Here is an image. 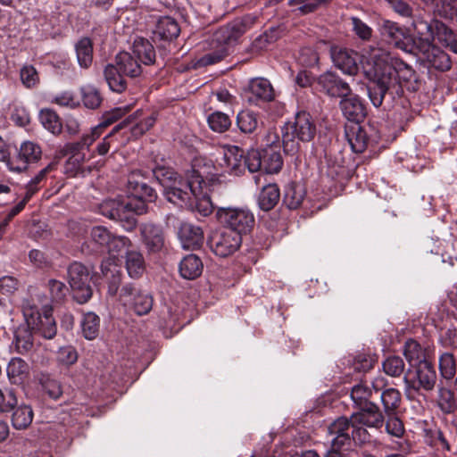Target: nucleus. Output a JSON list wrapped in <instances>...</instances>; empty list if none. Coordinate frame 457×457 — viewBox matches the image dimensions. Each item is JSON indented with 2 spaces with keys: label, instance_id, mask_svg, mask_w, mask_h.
<instances>
[{
  "label": "nucleus",
  "instance_id": "1",
  "mask_svg": "<svg viewBox=\"0 0 457 457\" xmlns=\"http://www.w3.org/2000/svg\"><path fill=\"white\" fill-rule=\"evenodd\" d=\"M211 161L196 158L185 179L173 173L168 179H173L170 185L164 186L167 200L179 207H187L202 217H207L213 212V204L209 196V187L215 173Z\"/></svg>",
  "mask_w": 457,
  "mask_h": 457
},
{
  "label": "nucleus",
  "instance_id": "2",
  "mask_svg": "<svg viewBox=\"0 0 457 457\" xmlns=\"http://www.w3.org/2000/svg\"><path fill=\"white\" fill-rule=\"evenodd\" d=\"M364 74L370 81L368 95L375 107H379L385 96L402 93L400 81L415 79V71L406 62L392 58L382 49H373L363 66Z\"/></svg>",
  "mask_w": 457,
  "mask_h": 457
},
{
  "label": "nucleus",
  "instance_id": "3",
  "mask_svg": "<svg viewBox=\"0 0 457 457\" xmlns=\"http://www.w3.org/2000/svg\"><path fill=\"white\" fill-rule=\"evenodd\" d=\"M256 21L257 17L255 15L247 14L217 29L212 36V41L217 44L219 50L204 54L198 60L197 64L199 66H207L222 60L227 54L226 46L234 44Z\"/></svg>",
  "mask_w": 457,
  "mask_h": 457
},
{
  "label": "nucleus",
  "instance_id": "4",
  "mask_svg": "<svg viewBox=\"0 0 457 457\" xmlns=\"http://www.w3.org/2000/svg\"><path fill=\"white\" fill-rule=\"evenodd\" d=\"M99 211L104 216L120 221L122 227L130 231L137 225L135 215L145 213V207L139 200L129 202L128 198L108 199L100 204Z\"/></svg>",
  "mask_w": 457,
  "mask_h": 457
},
{
  "label": "nucleus",
  "instance_id": "5",
  "mask_svg": "<svg viewBox=\"0 0 457 457\" xmlns=\"http://www.w3.org/2000/svg\"><path fill=\"white\" fill-rule=\"evenodd\" d=\"M316 134V126L311 115L305 112H298L295 121L285 126L283 129L282 141L284 151L294 154L299 148L295 137L303 142H310Z\"/></svg>",
  "mask_w": 457,
  "mask_h": 457
},
{
  "label": "nucleus",
  "instance_id": "6",
  "mask_svg": "<svg viewBox=\"0 0 457 457\" xmlns=\"http://www.w3.org/2000/svg\"><path fill=\"white\" fill-rule=\"evenodd\" d=\"M328 432L335 436L332 439V446L344 448L350 446L353 440L356 444L361 445L370 441V436L366 428L356 427L352 421V415L349 419L340 417L328 426Z\"/></svg>",
  "mask_w": 457,
  "mask_h": 457
},
{
  "label": "nucleus",
  "instance_id": "7",
  "mask_svg": "<svg viewBox=\"0 0 457 457\" xmlns=\"http://www.w3.org/2000/svg\"><path fill=\"white\" fill-rule=\"evenodd\" d=\"M411 370L403 377L405 395L412 400L420 391L430 392L436 384V373L431 362H423Z\"/></svg>",
  "mask_w": 457,
  "mask_h": 457
},
{
  "label": "nucleus",
  "instance_id": "8",
  "mask_svg": "<svg viewBox=\"0 0 457 457\" xmlns=\"http://www.w3.org/2000/svg\"><path fill=\"white\" fill-rule=\"evenodd\" d=\"M23 315L28 327L37 331L43 337L52 339L56 335L57 328L51 308L45 307L43 312H40L36 306L27 303L23 306Z\"/></svg>",
  "mask_w": 457,
  "mask_h": 457
},
{
  "label": "nucleus",
  "instance_id": "9",
  "mask_svg": "<svg viewBox=\"0 0 457 457\" xmlns=\"http://www.w3.org/2000/svg\"><path fill=\"white\" fill-rule=\"evenodd\" d=\"M217 217L228 230L238 232L241 237L250 232L254 224L253 214L245 208L221 207L217 210Z\"/></svg>",
  "mask_w": 457,
  "mask_h": 457
},
{
  "label": "nucleus",
  "instance_id": "10",
  "mask_svg": "<svg viewBox=\"0 0 457 457\" xmlns=\"http://www.w3.org/2000/svg\"><path fill=\"white\" fill-rule=\"evenodd\" d=\"M68 280L73 296L79 303L87 302L93 294L90 286V274L87 268L80 262H73L68 268Z\"/></svg>",
  "mask_w": 457,
  "mask_h": 457
},
{
  "label": "nucleus",
  "instance_id": "11",
  "mask_svg": "<svg viewBox=\"0 0 457 457\" xmlns=\"http://www.w3.org/2000/svg\"><path fill=\"white\" fill-rule=\"evenodd\" d=\"M381 35L395 47L406 52L413 53L416 50V41L404 27L396 22L385 20L380 28Z\"/></svg>",
  "mask_w": 457,
  "mask_h": 457
},
{
  "label": "nucleus",
  "instance_id": "12",
  "mask_svg": "<svg viewBox=\"0 0 457 457\" xmlns=\"http://www.w3.org/2000/svg\"><path fill=\"white\" fill-rule=\"evenodd\" d=\"M241 243L242 237L238 232L228 229L214 231L208 239L211 250L220 257H227L234 253Z\"/></svg>",
  "mask_w": 457,
  "mask_h": 457
},
{
  "label": "nucleus",
  "instance_id": "13",
  "mask_svg": "<svg viewBox=\"0 0 457 457\" xmlns=\"http://www.w3.org/2000/svg\"><path fill=\"white\" fill-rule=\"evenodd\" d=\"M384 415L374 403H366L360 411L352 414V421L356 427L380 428L384 424Z\"/></svg>",
  "mask_w": 457,
  "mask_h": 457
},
{
  "label": "nucleus",
  "instance_id": "14",
  "mask_svg": "<svg viewBox=\"0 0 457 457\" xmlns=\"http://www.w3.org/2000/svg\"><path fill=\"white\" fill-rule=\"evenodd\" d=\"M386 385L387 380L382 376H378L371 382L372 388L375 392L382 391L380 398L384 412L389 414L395 412V410L400 406L402 397L399 390L395 388L390 387L384 389Z\"/></svg>",
  "mask_w": 457,
  "mask_h": 457
},
{
  "label": "nucleus",
  "instance_id": "15",
  "mask_svg": "<svg viewBox=\"0 0 457 457\" xmlns=\"http://www.w3.org/2000/svg\"><path fill=\"white\" fill-rule=\"evenodd\" d=\"M317 85L321 91L332 97L345 96L351 91L345 81L330 71L320 75L317 79Z\"/></svg>",
  "mask_w": 457,
  "mask_h": 457
},
{
  "label": "nucleus",
  "instance_id": "16",
  "mask_svg": "<svg viewBox=\"0 0 457 457\" xmlns=\"http://www.w3.org/2000/svg\"><path fill=\"white\" fill-rule=\"evenodd\" d=\"M340 98V109L348 120L359 123L364 120L367 114L366 107L358 96L352 94V91H350Z\"/></svg>",
  "mask_w": 457,
  "mask_h": 457
},
{
  "label": "nucleus",
  "instance_id": "17",
  "mask_svg": "<svg viewBox=\"0 0 457 457\" xmlns=\"http://www.w3.org/2000/svg\"><path fill=\"white\" fill-rule=\"evenodd\" d=\"M220 165L227 173L236 176L242 174L245 171V155L243 149L236 145L225 148Z\"/></svg>",
  "mask_w": 457,
  "mask_h": 457
},
{
  "label": "nucleus",
  "instance_id": "18",
  "mask_svg": "<svg viewBox=\"0 0 457 457\" xmlns=\"http://www.w3.org/2000/svg\"><path fill=\"white\" fill-rule=\"evenodd\" d=\"M178 237L186 250L199 249L204 243V232L198 226L182 222L179 228Z\"/></svg>",
  "mask_w": 457,
  "mask_h": 457
},
{
  "label": "nucleus",
  "instance_id": "19",
  "mask_svg": "<svg viewBox=\"0 0 457 457\" xmlns=\"http://www.w3.org/2000/svg\"><path fill=\"white\" fill-rule=\"evenodd\" d=\"M331 58L334 64L345 74L355 75L358 72V55L353 51L334 46L331 48Z\"/></svg>",
  "mask_w": 457,
  "mask_h": 457
},
{
  "label": "nucleus",
  "instance_id": "20",
  "mask_svg": "<svg viewBox=\"0 0 457 457\" xmlns=\"http://www.w3.org/2000/svg\"><path fill=\"white\" fill-rule=\"evenodd\" d=\"M141 114V112L137 111L134 114L116 125L114 127V130H120V129L129 126L132 136H142L154 126L155 123V117L154 115H148L147 117L140 119Z\"/></svg>",
  "mask_w": 457,
  "mask_h": 457
},
{
  "label": "nucleus",
  "instance_id": "21",
  "mask_svg": "<svg viewBox=\"0 0 457 457\" xmlns=\"http://www.w3.org/2000/svg\"><path fill=\"white\" fill-rule=\"evenodd\" d=\"M42 157V148L37 142L24 141L21 144L17 154V161L20 165L18 170L27 169L30 163L37 162Z\"/></svg>",
  "mask_w": 457,
  "mask_h": 457
},
{
  "label": "nucleus",
  "instance_id": "22",
  "mask_svg": "<svg viewBox=\"0 0 457 457\" xmlns=\"http://www.w3.org/2000/svg\"><path fill=\"white\" fill-rule=\"evenodd\" d=\"M180 27L178 21L170 16H162L157 20L153 30L154 37L164 41H171L179 37Z\"/></svg>",
  "mask_w": 457,
  "mask_h": 457
},
{
  "label": "nucleus",
  "instance_id": "23",
  "mask_svg": "<svg viewBox=\"0 0 457 457\" xmlns=\"http://www.w3.org/2000/svg\"><path fill=\"white\" fill-rule=\"evenodd\" d=\"M103 131L101 127H95L91 129L88 134L84 135L79 142L67 145V148L73 153L72 156L69 160L70 162H80L85 161V154H80V152L88 147L101 136Z\"/></svg>",
  "mask_w": 457,
  "mask_h": 457
},
{
  "label": "nucleus",
  "instance_id": "24",
  "mask_svg": "<svg viewBox=\"0 0 457 457\" xmlns=\"http://www.w3.org/2000/svg\"><path fill=\"white\" fill-rule=\"evenodd\" d=\"M103 275L108 283V294L115 295L121 281V272L113 257L104 261L101 265Z\"/></svg>",
  "mask_w": 457,
  "mask_h": 457
},
{
  "label": "nucleus",
  "instance_id": "25",
  "mask_svg": "<svg viewBox=\"0 0 457 457\" xmlns=\"http://www.w3.org/2000/svg\"><path fill=\"white\" fill-rule=\"evenodd\" d=\"M435 21L429 23L420 18L413 20L412 26L419 35L420 41V46L416 45V49L426 48V50H429L435 40Z\"/></svg>",
  "mask_w": 457,
  "mask_h": 457
},
{
  "label": "nucleus",
  "instance_id": "26",
  "mask_svg": "<svg viewBox=\"0 0 457 457\" xmlns=\"http://www.w3.org/2000/svg\"><path fill=\"white\" fill-rule=\"evenodd\" d=\"M29 365L21 358L13 357L8 362L6 374L13 385H21L29 376Z\"/></svg>",
  "mask_w": 457,
  "mask_h": 457
},
{
  "label": "nucleus",
  "instance_id": "27",
  "mask_svg": "<svg viewBox=\"0 0 457 457\" xmlns=\"http://www.w3.org/2000/svg\"><path fill=\"white\" fill-rule=\"evenodd\" d=\"M143 241L146 247L153 252H157L163 246L164 239L162 229L154 224L145 223L140 227Z\"/></svg>",
  "mask_w": 457,
  "mask_h": 457
},
{
  "label": "nucleus",
  "instance_id": "28",
  "mask_svg": "<svg viewBox=\"0 0 457 457\" xmlns=\"http://www.w3.org/2000/svg\"><path fill=\"white\" fill-rule=\"evenodd\" d=\"M249 91L255 100L270 102L275 99V91L270 82L263 78H256L250 81Z\"/></svg>",
  "mask_w": 457,
  "mask_h": 457
},
{
  "label": "nucleus",
  "instance_id": "29",
  "mask_svg": "<svg viewBox=\"0 0 457 457\" xmlns=\"http://www.w3.org/2000/svg\"><path fill=\"white\" fill-rule=\"evenodd\" d=\"M204 265L201 259L195 254L185 256L179 262V270L182 278L186 279H195L198 278L203 271Z\"/></svg>",
  "mask_w": 457,
  "mask_h": 457
},
{
  "label": "nucleus",
  "instance_id": "30",
  "mask_svg": "<svg viewBox=\"0 0 457 457\" xmlns=\"http://www.w3.org/2000/svg\"><path fill=\"white\" fill-rule=\"evenodd\" d=\"M403 355L412 368L423 362H429L427 359L426 349L413 339H409L405 342Z\"/></svg>",
  "mask_w": 457,
  "mask_h": 457
},
{
  "label": "nucleus",
  "instance_id": "31",
  "mask_svg": "<svg viewBox=\"0 0 457 457\" xmlns=\"http://www.w3.org/2000/svg\"><path fill=\"white\" fill-rule=\"evenodd\" d=\"M126 76L137 77L141 74V66L137 58L127 52H120L115 57V64Z\"/></svg>",
  "mask_w": 457,
  "mask_h": 457
},
{
  "label": "nucleus",
  "instance_id": "32",
  "mask_svg": "<svg viewBox=\"0 0 457 457\" xmlns=\"http://www.w3.org/2000/svg\"><path fill=\"white\" fill-rule=\"evenodd\" d=\"M420 51L426 54L427 61L435 69L442 71H445L451 69L450 56L440 48L435 46L433 44L431 45V47H429V50H426V48H420Z\"/></svg>",
  "mask_w": 457,
  "mask_h": 457
},
{
  "label": "nucleus",
  "instance_id": "33",
  "mask_svg": "<svg viewBox=\"0 0 457 457\" xmlns=\"http://www.w3.org/2000/svg\"><path fill=\"white\" fill-rule=\"evenodd\" d=\"M129 187L131 189V196L127 197L128 200L129 202H134L137 200L142 201L145 210L147 209L146 202H153L156 198L154 189L144 182L129 179Z\"/></svg>",
  "mask_w": 457,
  "mask_h": 457
},
{
  "label": "nucleus",
  "instance_id": "34",
  "mask_svg": "<svg viewBox=\"0 0 457 457\" xmlns=\"http://www.w3.org/2000/svg\"><path fill=\"white\" fill-rule=\"evenodd\" d=\"M133 54L138 62L145 65L153 64L155 61V51L153 45L143 37H137L133 43Z\"/></svg>",
  "mask_w": 457,
  "mask_h": 457
},
{
  "label": "nucleus",
  "instance_id": "35",
  "mask_svg": "<svg viewBox=\"0 0 457 457\" xmlns=\"http://www.w3.org/2000/svg\"><path fill=\"white\" fill-rule=\"evenodd\" d=\"M280 191L276 184H268L262 188L258 196V204L262 210L270 211L278 204Z\"/></svg>",
  "mask_w": 457,
  "mask_h": 457
},
{
  "label": "nucleus",
  "instance_id": "36",
  "mask_svg": "<svg viewBox=\"0 0 457 457\" xmlns=\"http://www.w3.org/2000/svg\"><path fill=\"white\" fill-rule=\"evenodd\" d=\"M124 74L114 64H108L104 69V78L113 92L121 93L127 87V81Z\"/></svg>",
  "mask_w": 457,
  "mask_h": 457
},
{
  "label": "nucleus",
  "instance_id": "37",
  "mask_svg": "<svg viewBox=\"0 0 457 457\" xmlns=\"http://www.w3.org/2000/svg\"><path fill=\"white\" fill-rule=\"evenodd\" d=\"M263 170L269 174L278 173L283 166L280 153L272 146L262 151Z\"/></svg>",
  "mask_w": 457,
  "mask_h": 457
},
{
  "label": "nucleus",
  "instance_id": "38",
  "mask_svg": "<svg viewBox=\"0 0 457 457\" xmlns=\"http://www.w3.org/2000/svg\"><path fill=\"white\" fill-rule=\"evenodd\" d=\"M259 123V116L253 111L244 110L237 114V124L243 133H253L258 129Z\"/></svg>",
  "mask_w": 457,
  "mask_h": 457
},
{
  "label": "nucleus",
  "instance_id": "39",
  "mask_svg": "<svg viewBox=\"0 0 457 457\" xmlns=\"http://www.w3.org/2000/svg\"><path fill=\"white\" fill-rule=\"evenodd\" d=\"M78 62L82 68H88L93 61V45L88 37H83L75 46Z\"/></svg>",
  "mask_w": 457,
  "mask_h": 457
},
{
  "label": "nucleus",
  "instance_id": "40",
  "mask_svg": "<svg viewBox=\"0 0 457 457\" xmlns=\"http://www.w3.org/2000/svg\"><path fill=\"white\" fill-rule=\"evenodd\" d=\"M126 268L131 278H139L145 271V261L141 253L129 251L126 254Z\"/></svg>",
  "mask_w": 457,
  "mask_h": 457
},
{
  "label": "nucleus",
  "instance_id": "41",
  "mask_svg": "<svg viewBox=\"0 0 457 457\" xmlns=\"http://www.w3.org/2000/svg\"><path fill=\"white\" fill-rule=\"evenodd\" d=\"M33 411L30 406L22 404L14 410L12 416V424L16 429H25L32 422Z\"/></svg>",
  "mask_w": 457,
  "mask_h": 457
},
{
  "label": "nucleus",
  "instance_id": "42",
  "mask_svg": "<svg viewBox=\"0 0 457 457\" xmlns=\"http://www.w3.org/2000/svg\"><path fill=\"white\" fill-rule=\"evenodd\" d=\"M437 406L445 414L453 413L457 409L454 393L446 387H440L437 395Z\"/></svg>",
  "mask_w": 457,
  "mask_h": 457
},
{
  "label": "nucleus",
  "instance_id": "43",
  "mask_svg": "<svg viewBox=\"0 0 457 457\" xmlns=\"http://www.w3.org/2000/svg\"><path fill=\"white\" fill-rule=\"evenodd\" d=\"M280 37L278 29L270 28L262 35L258 36L251 45L253 53H259L268 47V46L275 42Z\"/></svg>",
  "mask_w": 457,
  "mask_h": 457
},
{
  "label": "nucleus",
  "instance_id": "44",
  "mask_svg": "<svg viewBox=\"0 0 457 457\" xmlns=\"http://www.w3.org/2000/svg\"><path fill=\"white\" fill-rule=\"evenodd\" d=\"M100 319L94 312H87L81 321L82 333L88 340L95 339L99 332Z\"/></svg>",
  "mask_w": 457,
  "mask_h": 457
},
{
  "label": "nucleus",
  "instance_id": "45",
  "mask_svg": "<svg viewBox=\"0 0 457 457\" xmlns=\"http://www.w3.org/2000/svg\"><path fill=\"white\" fill-rule=\"evenodd\" d=\"M439 370L443 378L453 379L456 375V360L452 353L445 352L439 357Z\"/></svg>",
  "mask_w": 457,
  "mask_h": 457
},
{
  "label": "nucleus",
  "instance_id": "46",
  "mask_svg": "<svg viewBox=\"0 0 457 457\" xmlns=\"http://www.w3.org/2000/svg\"><path fill=\"white\" fill-rule=\"evenodd\" d=\"M14 345L18 353H25L33 346V337L29 328H19L15 331Z\"/></svg>",
  "mask_w": 457,
  "mask_h": 457
},
{
  "label": "nucleus",
  "instance_id": "47",
  "mask_svg": "<svg viewBox=\"0 0 457 457\" xmlns=\"http://www.w3.org/2000/svg\"><path fill=\"white\" fill-rule=\"evenodd\" d=\"M39 120L43 127L53 134L62 131V123L58 115L50 109H44L39 113Z\"/></svg>",
  "mask_w": 457,
  "mask_h": 457
},
{
  "label": "nucleus",
  "instance_id": "48",
  "mask_svg": "<svg viewBox=\"0 0 457 457\" xmlns=\"http://www.w3.org/2000/svg\"><path fill=\"white\" fill-rule=\"evenodd\" d=\"M330 0H289L288 4L294 12L304 15L317 10L320 6L329 3Z\"/></svg>",
  "mask_w": 457,
  "mask_h": 457
},
{
  "label": "nucleus",
  "instance_id": "49",
  "mask_svg": "<svg viewBox=\"0 0 457 457\" xmlns=\"http://www.w3.org/2000/svg\"><path fill=\"white\" fill-rule=\"evenodd\" d=\"M347 138L354 153L364 152L368 145L366 132L359 126L356 129H353L350 133H347Z\"/></svg>",
  "mask_w": 457,
  "mask_h": 457
},
{
  "label": "nucleus",
  "instance_id": "50",
  "mask_svg": "<svg viewBox=\"0 0 457 457\" xmlns=\"http://www.w3.org/2000/svg\"><path fill=\"white\" fill-rule=\"evenodd\" d=\"M384 372L392 377L399 378L403 374L405 363L400 356H388L382 363Z\"/></svg>",
  "mask_w": 457,
  "mask_h": 457
},
{
  "label": "nucleus",
  "instance_id": "51",
  "mask_svg": "<svg viewBox=\"0 0 457 457\" xmlns=\"http://www.w3.org/2000/svg\"><path fill=\"white\" fill-rule=\"evenodd\" d=\"M81 96L85 107L88 109L98 108L103 101L99 90L91 85H87L81 88Z\"/></svg>",
  "mask_w": 457,
  "mask_h": 457
},
{
  "label": "nucleus",
  "instance_id": "52",
  "mask_svg": "<svg viewBox=\"0 0 457 457\" xmlns=\"http://www.w3.org/2000/svg\"><path fill=\"white\" fill-rule=\"evenodd\" d=\"M372 390L364 383H359L353 386L351 390V398L354 404L359 408L365 406L366 403H371L370 401Z\"/></svg>",
  "mask_w": 457,
  "mask_h": 457
},
{
  "label": "nucleus",
  "instance_id": "53",
  "mask_svg": "<svg viewBox=\"0 0 457 457\" xmlns=\"http://www.w3.org/2000/svg\"><path fill=\"white\" fill-rule=\"evenodd\" d=\"M129 306L139 316L147 314L153 307V298L150 295L139 291Z\"/></svg>",
  "mask_w": 457,
  "mask_h": 457
},
{
  "label": "nucleus",
  "instance_id": "54",
  "mask_svg": "<svg viewBox=\"0 0 457 457\" xmlns=\"http://www.w3.org/2000/svg\"><path fill=\"white\" fill-rule=\"evenodd\" d=\"M207 121L211 129L218 133L226 131L231 125L228 115L221 112H214L210 114Z\"/></svg>",
  "mask_w": 457,
  "mask_h": 457
},
{
  "label": "nucleus",
  "instance_id": "55",
  "mask_svg": "<svg viewBox=\"0 0 457 457\" xmlns=\"http://www.w3.org/2000/svg\"><path fill=\"white\" fill-rule=\"evenodd\" d=\"M303 200V190L300 186L290 185L286 188L284 202L289 209H296Z\"/></svg>",
  "mask_w": 457,
  "mask_h": 457
},
{
  "label": "nucleus",
  "instance_id": "56",
  "mask_svg": "<svg viewBox=\"0 0 457 457\" xmlns=\"http://www.w3.org/2000/svg\"><path fill=\"white\" fill-rule=\"evenodd\" d=\"M18 400L12 388H0V413L9 412L17 405Z\"/></svg>",
  "mask_w": 457,
  "mask_h": 457
},
{
  "label": "nucleus",
  "instance_id": "57",
  "mask_svg": "<svg viewBox=\"0 0 457 457\" xmlns=\"http://www.w3.org/2000/svg\"><path fill=\"white\" fill-rule=\"evenodd\" d=\"M456 32H454L452 29L448 28L443 22L438 21H435V39L442 44L444 46L448 48L449 44L453 40Z\"/></svg>",
  "mask_w": 457,
  "mask_h": 457
},
{
  "label": "nucleus",
  "instance_id": "58",
  "mask_svg": "<svg viewBox=\"0 0 457 457\" xmlns=\"http://www.w3.org/2000/svg\"><path fill=\"white\" fill-rule=\"evenodd\" d=\"M112 234L102 226L94 227L90 232V237L93 243L100 247L105 248L112 240Z\"/></svg>",
  "mask_w": 457,
  "mask_h": 457
},
{
  "label": "nucleus",
  "instance_id": "59",
  "mask_svg": "<svg viewBox=\"0 0 457 457\" xmlns=\"http://www.w3.org/2000/svg\"><path fill=\"white\" fill-rule=\"evenodd\" d=\"M56 167V162H51L46 167L42 169L27 185L26 191L28 196H32L37 190V185L46 179V175L53 171Z\"/></svg>",
  "mask_w": 457,
  "mask_h": 457
},
{
  "label": "nucleus",
  "instance_id": "60",
  "mask_svg": "<svg viewBox=\"0 0 457 457\" xmlns=\"http://www.w3.org/2000/svg\"><path fill=\"white\" fill-rule=\"evenodd\" d=\"M386 432L395 437H402L404 434V427L402 420L395 415V412L386 414Z\"/></svg>",
  "mask_w": 457,
  "mask_h": 457
},
{
  "label": "nucleus",
  "instance_id": "61",
  "mask_svg": "<svg viewBox=\"0 0 457 457\" xmlns=\"http://www.w3.org/2000/svg\"><path fill=\"white\" fill-rule=\"evenodd\" d=\"M247 168L250 172H256L263 170L262 152L251 150L245 156V169Z\"/></svg>",
  "mask_w": 457,
  "mask_h": 457
},
{
  "label": "nucleus",
  "instance_id": "62",
  "mask_svg": "<svg viewBox=\"0 0 457 457\" xmlns=\"http://www.w3.org/2000/svg\"><path fill=\"white\" fill-rule=\"evenodd\" d=\"M56 358L59 364L70 366L77 361L78 353L74 347L63 346L58 350Z\"/></svg>",
  "mask_w": 457,
  "mask_h": 457
},
{
  "label": "nucleus",
  "instance_id": "63",
  "mask_svg": "<svg viewBox=\"0 0 457 457\" xmlns=\"http://www.w3.org/2000/svg\"><path fill=\"white\" fill-rule=\"evenodd\" d=\"M20 76L22 84L28 88L35 87L39 81L38 74L32 65L22 67Z\"/></svg>",
  "mask_w": 457,
  "mask_h": 457
},
{
  "label": "nucleus",
  "instance_id": "64",
  "mask_svg": "<svg viewBox=\"0 0 457 457\" xmlns=\"http://www.w3.org/2000/svg\"><path fill=\"white\" fill-rule=\"evenodd\" d=\"M319 54L318 53L312 49V47H303L299 54L298 61L299 62L307 67H312L316 65L319 62Z\"/></svg>",
  "mask_w": 457,
  "mask_h": 457
}]
</instances>
